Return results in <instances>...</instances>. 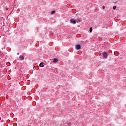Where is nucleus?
I'll return each instance as SVG.
<instances>
[{"label": "nucleus", "instance_id": "nucleus-12", "mask_svg": "<svg viewBox=\"0 0 126 126\" xmlns=\"http://www.w3.org/2000/svg\"><path fill=\"white\" fill-rule=\"evenodd\" d=\"M102 7L103 9L105 8V6H104Z\"/></svg>", "mask_w": 126, "mask_h": 126}, {"label": "nucleus", "instance_id": "nucleus-9", "mask_svg": "<svg viewBox=\"0 0 126 126\" xmlns=\"http://www.w3.org/2000/svg\"><path fill=\"white\" fill-rule=\"evenodd\" d=\"M90 32L91 33L92 32V28H90Z\"/></svg>", "mask_w": 126, "mask_h": 126}, {"label": "nucleus", "instance_id": "nucleus-13", "mask_svg": "<svg viewBox=\"0 0 126 126\" xmlns=\"http://www.w3.org/2000/svg\"><path fill=\"white\" fill-rule=\"evenodd\" d=\"M114 3H117V1L115 2Z\"/></svg>", "mask_w": 126, "mask_h": 126}, {"label": "nucleus", "instance_id": "nucleus-8", "mask_svg": "<svg viewBox=\"0 0 126 126\" xmlns=\"http://www.w3.org/2000/svg\"><path fill=\"white\" fill-rule=\"evenodd\" d=\"M55 12H56V11H52L51 12V14H54V13H55Z\"/></svg>", "mask_w": 126, "mask_h": 126}, {"label": "nucleus", "instance_id": "nucleus-2", "mask_svg": "<svg viewBox=\"0 0 126 126\" xmlns=\"http://www.w3.org/2000/svg\"><path fill=\"white\" fill-rule=\"evenodd\" d=\"M102 55L105 59H108V53L107 52H104Z\"/></svg>", "mask_w": 126, "mask_h": 126}, {"label": "nucleus", "instance_id": "nucleus-5", "mask_svg": "<svg viewBox=\"0 0 126 126\" xmlns=\"http://www.w3.org/2000/svg\"><path fill=\"white\" fill-rule=\"evenodd\" d=\"M53 62L54 63H58V59L57 58H54L53 60Z\"/></svg>", "mask_w": 126, "mask_h": 126}, {"label": "nucleus", "instance_id": "nucleus-1", "mask_svg": "<svg viewBox=\"0 0 126 126\" xmlns=\"http://www.w3.org/2000/svg\"><path fill=\"white\" fill-rule=\"evenodd\" d=\"M70 23L72 24H76V21L73 19H71L70 20Z\"/></svg>", "mask_w": 126, "mask_h": 126}, {"label": "nucleus", "instance_id": "nucleus-10", "mask_svg": "<svg viewBox=\"0 0 126 126\" xmlns=\"http://www.w3.org/2000/svg\"><path fill=\"white\" fill-rule=\"evenodd\" d=\"M113 9H116V8H117V6H114L113 7Z\"/></svg>", "mask_w": 126, "mask_h": 126}, {"label": "nucleus", "instance_id": "nucleus-15", "mask_svg": "<svg viewBox=\"0 0 126 126\" xmlns=\"http://www.w3.org/2000/svg\"><path fill=\"white\" fill-rule=\"evenodd\" d=\"M17 55H19V53H17Z\"/></svg>", "mask_w": 126, "mask_h": 126}, {"label": "nucleus", "instance_id": "nucleus-4", "mask_svg": "<svg viewBox=\"0 0 126 126\" xmlns=\"http://www.w3.org/2000/svg\"><path fill=\"white\" fill-rule=\"evenodd\" d=\"M39 66L43 67L44 66H45V63L41 62L40 64H39Z\"/></svg>", "mask_w": 126, "mask_h": 126}, {"label": "nucleus", "instance_id": "nucleus-11", "mask_svg": "<svg viewBox=\"0 0 126 126\" xmlns=\"http://www.w3.org/2000/svg\"><path fill=\"white\" fill-rule=\"evenodd\" d=\"M68 126H71V124H70V123H68Z\"/></svg>", "mask_w": 126, "mask_h": 126}, {"label": "nucleus", "instance_id": "nucleus-3", "mask_svg": "<svg viewBox=\"0 0 126 126\" xmlns=\"http://www.w3.org/2000/svg\"><path fill=\"white\" fill-rule=\"evenodd\" d=\"M76 50H80L81 46L79 44H77L75 46Z\"/></svg>", "mask_w": 126, "mask_h": 126}, {"label": "nucleus", "instance_id": "nucleus-14", "mask_svg": "<svg viewBox=\"0 0 126 126\" xmlns=\"http://www.w3.org/2000/svg\"><path fill=\"white\" fill-rule=\"evenodd\" d=\"M101 53H100V54H99V56H101Z\"/></svg>", "mask_w": 126, "mask_h": 126}, {"label": "nucleus", "instance_id": "nucleus-7", "mask_svg": "<svg viewBox=\"0 0 126 126\" xmlns=\"http://www.w3.org/2000/svg\"><path fill=\"white\" fill-rule=\"evenodd\" d=\"M76 20V22H77V23H78V22H81V20H80V19H76V20Z\"/></svg>", "mask_w": 126, "mask_h": 126}, {"label": "nucleus", "instance_id": "nucleus-6", "mask_svg": "<svg viewBox=\"0 0 126 126\" xmlns=\"http://www.w3.org/2000/svg\"><path fill=\"white\" fill-rule=\"evenodd\" d=\"M19 58L20 59V60H22V61H23V60H24V56H20Z\"/></svg>", "mask_w": 126, "mask_h": 126}]
</instances>
